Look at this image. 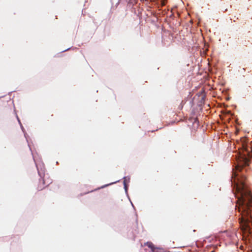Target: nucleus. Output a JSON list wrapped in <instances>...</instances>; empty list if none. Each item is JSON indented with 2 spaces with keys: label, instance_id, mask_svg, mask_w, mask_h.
Here are the masks:
<instances>
[{
  "label": "nucleus",
  "instance_id": "20e7f679",
  "mask_svg": "<svg viewBox=\"0 0 252 252\" xmlns=\"http://www.w3.org/2000/svg\"><path fill=\"white\" fill-rule=\"evenodd\" d=\"M152 252H164V250L162 249L155 247L152 250Z\"/></svg>",
  "mask_w": 252,
  "mask_h": 252
},
{
  "label": "nucleus",
  "instance_id": "39448f33",
  "mask_svg": "<svg viewBox=\"0 0 252 252\" xmlns=\"http://www.w3.org/2000/svg\"><path fill=\"white\" fill-rule=\"evenodd\" d=\"M165 4V2H164V1H163V2H162V5H164Z\"/></svg>",
  "mask_w": 252,
  "mask_h": 252
},
{
  "label": "nucleus",
  "instance_id": "f03ea898",
  "mask_svg": "<svg viewBox=\"0 0 252 252\" xmlns=\"http://www.w3.org/2000/svg\"><path fill=\"white\" fill-rule=\"evenodd\" d=\"M52 183V180L49 177L44 176L40 182L37 187L38 190H42L45 187L48 186Z\"/></svg>",
  "mask_w": 252,
  "mask_h": 252
},
{
  "label": "nucleus",
  "instance_id": "f257e3e1",
  "mask_svg": "<svg viewBox=\"0 0 252 252\" xmlns=\"http://www.w3.org/2000/svg\"><path fill=\"white\" fill-rule=\"evenodd\" d=\"M243 153L237 159L235 166L236 172L233 174L234 185L237 191V205L238 211L241 216V223H244L247 227L252 222L251 208L252 207V196L246 185V177L244 175H239L244 167L249 165V158H252V143L243 146Z\"/></svg>",
  "mask_w": 252,
  "mask_h": 252
},
{
  "label": "nucleus",
  "instance_id": "7ed1b4c3",
  "mask_svg": "<svg viewBox=\"0 0 252 252\" xmlns=\"http://www.w3.org/2000/svg\"><path fill=\"white\" fill-rule=\"evenodd\" d=\"M145 246H148L149 248H150L151 249V250L152 251L154 248H155V246L154 245V244L151 242H147L145 244Z\"/></svg>",
  "mask_w": 252,
  "mask_h": 252
},
{
  "label": "nucleus",
  "instance_id": "423d86ee",
  "mask_svg": "<svg viewBox=\"0 0 252 252\" xmlns=\"http://www.w3.org/2000/svg\"><path fill=\"white\" fill-rule=\"evenodd\" d=\"M124 185H125V188H126V184L125 181H124Z\"/></svg>",
  "mask_w": 252,
  "mask_h": 252
}]
</instances>
